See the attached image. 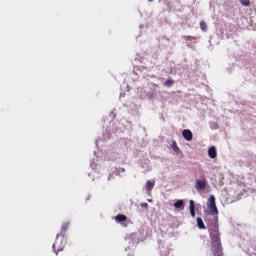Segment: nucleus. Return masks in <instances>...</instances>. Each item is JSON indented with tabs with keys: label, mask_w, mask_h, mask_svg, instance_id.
<instances>
[{
	"label": "nucleus",
	"mask_w": 256,
	"mask_h": 256,
	"mask_svg": "<svg viewBox=\"0 0 256 256\" xmlns=\"http://www.w3.org/2000/svg\"><path fill=\"white\" fill-rule=\"evenodd\" d=\"M210 245L214 256H223V245L221 244V233L219 225L214 224L209 230Z\"/></svg>",
	"instance_id": "obj_1"
},
{
	"label": "nucleus",
	"mask_w": 256,
	"mask_h": 256,
	"mask_svg": "<svg viewBox=\"0 0 256 256\" xmlns=\"http://www.w3.org/2000/svg\"><path fill=\"white\" fill-rule=\"evenodd\" d=\"M65 239L63 237H61V234H58L56 236V240L54 242V244L52 245V249L54 251V253H56V255H58V253L60 251H63V249H65Z\"/></svg>",
	"instance_id": "obj_2"
},
{
	"label": "nucleus",
	"mask_w": 256,
	"mask_h": 256,
	"mask_svg": "<svg viewBox=\"0 0 256 256\" xmlns=\"http://www.w3.org/2000/svg\"><path fill=\"white\" fill-rule=\"evenodd\" d=\"M207 205L211 215H219V210L217 209V204L215 203V196H210Z\"/></svg>",
	"instance_id": "obj_3"
},
{
	"label": "nucleus",
	"mask_w": 256,
	"mask_h": 256,
	"mask_svg": "<svg viewBox=\"0 0 256 256\" xmlns=\"http://www.w3.org/2000/svg\"><path fill=\"white\" fill-rule=\"evenodd\" d=\"M207 185H208L207 179H205V176H203L202 180H196L195 189L197 191H203V189H205Z\"/></svg>",
	"instance_id": "obj_4"
},
{
	"label": "nucleus",
	"mask_w": 256,
	"mask_h": 256,
	"mask_svg": "<svg viewBox=\"0 0 256 256\" xmlns=\"http://www.w3.org/2000/svg\"><path fill=\"white\" fill-rule=\"evenodd\" d=\"M146 97L150 100L155 99V97H157V89H155V87L149 88V90L146 91Z\"/></svg>",
	"instance_id": "obj_5"
},
{
	"label": "nucleus",
	"mask_w": 256,
	"mask_h": 256,
	"mask_svg": "<svg viewBox=\"0 0 256 256\" xmlns=\"http://www.w3.org/2000/svg\"><path fill=\"white\" fill-rule=\"evenodd\" d=\"M182 135L186 141H191L193 139V132L189 129L183 130Z\"/></svg>",
	"instance_id": "obj_6"
},
{
	"label": "nucleus",
	"mask_w": 256,
	"mask_h": 256,
	"mask_svg": "<svg viewBox=\"0 0 256 256\" xmlns=\"http://www.w3.org/2000/svg\"><path fill=\"white\" fill-rule=\"evenodd\" d=\"M208 155L210 159H215V157H217V148H215V146L210 147L208 150Z\"/></svg>",
	"instance_id": "obj_7"
},
{
	"label": "nucleus",
	"mask_w": 256,
	"mask_h": 256,
	"mask_svg": "<svg viewBox=\"0 0 256 256\" xmlns=\"http://www.w3.org/2000/svg\"><path fill=\"white\" fill-rule=\"evenodd\" d=\"M153 187H155V180H148L146 182V190L148 191V193H151V191H153Z\"/></svg>",
	"instance_id": "obj_8"
},
{
	"label": "nucleus",
	"mask_w": 256,
	"mask_h": 256,
	"mask_svg": "<svg viewBox=\"0 0 256 256\" xmlns=\"http://www.w3.org/2000/svg\"><path fill=\"white\" fill-rule=\"evenodd\" d=\"M115 221L116 223H125V221H127V217L125 216V214H118L115 217Z\"/></svg>",
	"instance_id": "obj_9"
},
{
	"label": "nucleus",
	"mask_w": 256,
	"mask_h": 256,
	"mask_svg": "<svg viewBox=\"0 0 256 256\" xmlns=\"http://www.w3.org/2000/svg\"><path fill=\"white\" fill-rule=\"evenodd\" d=\"M171 147H172V151H174V153H176V154L181 153V149L179 148V146H177V142L175 140L172 141Z\"/></svg>",
	"instance_id": "obj_10"
},
{
	"label": "nucleus",
	"mask_w": 256,
	"mask_h": 256,
	"mask_svg": "<svg viewBox=\"0 0 256 256\" xmlns=\"http://www.w3.org/2000/svg\"><path fill=\"white\" fill-rule=\"evenodd\" d=\"M174 207L175 209H184L185 207V202L183 200H177L175 203H174Z\"/></svg>",
	"instance_id": "obj_11"
},
{
	"label": "nucleus",
	"mask_w": 256,
	"mask_h": 256,
	"mask_svg": "<svg viewBox=\"0 0 256 256\" xmlns=\"http://www.w3.org/2000/svg\"><path fill=\"white\" fill-rule=\"evenodd\" d=\"M196 221H197L198 229H207V227H205V223L203 222V219H201V217H198L196 219Z\"/></svg>",
	"instance_id": "obj_12"
},
{
	"label": "nucleus",
	"mask_w": 256,
	"mask_h": 256,
	"mask_svg": "<svg viewBox=\"0 0 256 256\" xmlns=\"http://www.w3.org/2000/svg\"><path fill=\"white\" fill-rule=\"evenodd\" d=\"M190 215L195 217V201L190 200Z\"/></svg>",
	"instance_id": "obj_13"
},
{
	"label": "nucleus",
	"mask_w": 256,
	"mask_h": 256,
	"mask_svg": "<svg viewBox=\"0 0 256 256\" xmlns=\"http://www.w3.org/2000/svg\"><path fill=\"white\" fill-rule=\"evenodd\" d=\"M200 29L201 31H203L204 33H206V31H208L209 27L207 26V22L205 21H201L200 22Z\"/></svg>",
	"instance_id": "obj_14"
},
{
	"label": "nucleus",
	"mask_w": 256,
	"mask_h": 256,
	"mask_svg": "<svg viewBox=\"0 0 256 256\" xmlns=\"http://www.w3.org/2000/svg\"><path fill=\"white\" fill-rule=\"evenodd\" d=\"M172 85H175V80L173 79H167L165 82H164V87H171Z\"/></svg>",
	"instance_id": "obj_15"
},
{
	"label": "nucleus",
	"mask_w": 256,
	"mask_h": 256,
	"mask_svg": "<svg viewBox=\"0 0 256 256\" xmlns=\"http://www.w3.org/2000/svg\"><path fill=\"white\" fill-rule=\"evenodd\" d=\"M69 229V222H64L61 227L62 233H65Z\"/></svg>",
	"instance_id": "obj_16"
},
{
	"label": "nucleus",
	"mask_w": 256,
	"mask_h": 256,
	"mask_svg": "<svg viewBox=\"0 0 256 256\" xmlns=\"http://www.w3.org/2000/svg\"><path fill=\"white\" fill-rule=\"evenodd\" d=\"M241 5H243V7H249V5H251V1L241 0Z\"/></svg>",
	"instance_id": "obj_17"
},
{
	"label": "nucleus",
	"mask_w": 256,
	"mask_h": 256,
	"mask_svg": "<svg viewBox=\"0 0 256 256\" xmlns=\"http://www.w3.org/2000/svg\"><path fill=\"white\" fill-rule=\"evenodd\" d=\"M109 117H110L111 121H114L115 117H117V114H115V109H113L110 112Z\"/></svg>",
	"instance_id": "obj_18"
},
{
	"label": "nucleus",
	"mask_w": 256,
	"mask_h": 256,
	"mask_svg": "<svg viewBox=\"0 0 256 256\" xmlns=\"http://www.w3.org/2000/svg\"><path fill=\"white\" fill-rule=\"evenodd\" d=\"M210 127H211V129H218L219 124H217V122H210Z\"/></svg>",
	"instance_id": "obj_19"
},
{
	"label": "nucleus",
	"mask_w": 256,
	"mask_h": 256,
	"mask_svg": "<svg viewBox=\"0 0 256 256\" xmlns=\"http://www.w3.org/2000/svg\"><path fill=\"white\" fill-rule=\"evenodd\" d=\"M135 61H139V63H145V57L138 56L137 58H135Z\"/></svg>",
	"instance_id": "obj_20"
},
{
	"label": "nucleus",
	"mask_w": 256,
	"mask_h": 256,
	"mask_svg": "<svg viewBox=\"0 0 256 256\" xmlns=\"http://www.w3.org/2000/svg\"><path fill=\"white\" fill-rule=\"evenodd\" d=\"M132 115H139V109L135 106V110H131Z\"/></svg>",
	"instance_id": "obj_21"
},
{
	"label": "nucleus",
	"mask_w": 256,
	"mask_h": 256,
	"mask_svg": "<svg viewBox=\"0 0 256 256\" xmlns=\"http://www.w3.org/2000/svg\"><path fill=\"white\" fill-rule=\"evenodd\" d=\"M183 37H184V39H186V41H191V39H193L192 36H183Z\"/></svg>",
	"instance_id": "obj_22"
},
{
	"label": "nucleus",
	"mask_w": 256,
	"mask_h": 256,
	"mask_svg": "<svg viewBox=\"0 0 256 256\" xmlns=\"http://www.w3.org/2000/svg\"><path fill=\"white\" fill-rule=\"evenodd\" d=\"M141 207H144L145 209H148V208H149V204H147V203H142V204H141Z\"/></svg>",
	"instance_id": "obj_23"
},
{
	"label": "nucleus",
	"mask_w": 256,
	"mask_h": 256,
	"mask_svg": "<svg viewBox=\"0 0 256 256\" xmlns=\"http://www.w3.org/2000/svg\"><path fill=\"white\" fill-rule=\"evenodd\" d=\"M187 47H191V42H186Z\"/></svg>",
	"instance_id": "obj_24"
},
{
	"label": "nucleus",
	"mask_w": 256,
	"mask_h": 256,
	"mask_svg": "<svg viewBox=\"0 0 256 256\" xmlns=\"http://www.w3.org/2000/svg\"><path fill=\"white\" fill-rule=\"evenodd\" d=\"M153 0H148L149 3H152Z\"/></svg>",
	"instance_id": "obj_25"
},
{
	"label": "nucleus",
	"mask_w": 256,
	"mask_h": 256,
	"mask_svg": "<svg viewBox=\"0 0 256 256\" xmlns=\"http://www.w3.org/2000/svg\"><path fill=\"white\" fill-rule=\"evenodd\" d=\"M161 118L163 119V114H161Z\"/></svg>",
	"instance_id": "obj_26"
}]
</instances>
